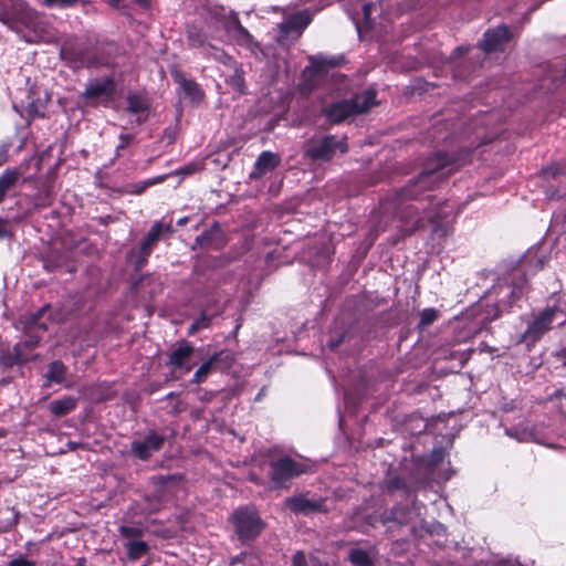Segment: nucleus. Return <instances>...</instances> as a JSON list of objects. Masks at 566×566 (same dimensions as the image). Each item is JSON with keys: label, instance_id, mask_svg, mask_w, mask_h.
Segmentation results:
<instances>
[{"label": "nucleus", "instance_id": "33", "mask_svg": "<svg viewBox=\"0 0 566 566\" xmlns=\"http://www.w3.org/2000/svg\"><path fill=\"white\" fill-rule=\"evenodd\" d=\"M165 180V176H158L151 179H147L144 181L136 182L133 185L130 192L134 195L143 193L148 187L154 186L156 184L163 182Z\"/></svg>", "mask_w": 566, "mask_h": 566}, {"label": "nucleus", "instance_id": "35", "mask_svg": "<svg viewBox=\"0 0 566 566\" xmlns=\"http://www.w3.org/2000/svg\"><path fill=\"white\" fill-rule=\"evenodd\" d=\"M322 71L323 65L318 62V60L316 57H311V65L304 69L302 76L304 78H310Z\"/></svg>", "mask_w": 566, "mask_h": 566}, {"label": "nucleus", "instance_id": "40", "mask_svg": "<svg viewBox=\"0 0 566 566\" xmlns=\"http://www.w3.org/2000/svg\"><path fill=\"white\" fill-rule=\"evenodd\" d=\"M7 566H35V562L29 560L24 556L12 559Z\"/></svg>", "mask_w": 566, "mask_h": 566}, {"label": "nucleus", "instance_id": "5", "mask_svg": "<svg viewBox=\"0 0 566 566\" xmlns=\"http://www.w3.org/2000/svg\"><path fill=\"white\" fill-rule=\"evenodd\" d=\"M376 104V91L367 90L361 94H356L350 99L333 103L324 108V114L331 123L339 124L349 116L369 111Z\"/></svg>", "mask_w": 566, "mask_h": 566}, {"label": "nucleus", "instance_id": "12", "mask_svg": "<svg viewBox=\"0 0 566 566\" xmlns=\"http://www.w3.org/2000/svg\"><path fill=\"white\" fill-rule=\"evenodd\" d=\"M115 88L112 77L93 78L87 82L83 96L91 101H107L114 95Z\"/></svg>", "mask_w": 566, "mask_h": 566}, {"label": "nucleus", "instance_id": "44", "mask_svg": "<svg viewBox=\"0 0 566 566\" xmlns=\"http://www.w3.org/2000/svg\"><path fill=\"white\" fill-rule=\"evenodd\" d=\"M9 144H0V166L8 160Z\"/></svg>", "mask_w": 566, "mask_h": 566}, {"label": "nucleus", "instance_id": "20", "mask_svg": "<svg viewBox=\"0 0 566 566\" xmlns=\"http://www.w3.org/2000/svg\"><path fill=\"white\" fill-rule=\"evenodd\" d=\"M22 176V169L17 167L7 168L0 175V203L4 200L7 193L18 185Z\"/></svg>", "mask_w": 566, "mask_h": 566}, {"label": "nucleus", "instance_id": "45", "mask_svg": "<svg viewBox=\"0 0 566 566\" xmlns=\"http://www.w3.org/2000/svg\"><path fill=\"white\" fill-rule=\"evenodd\" d=\"M211 317L205 312L196 319V323H200V328H207L210 325Z\"/></svg>", "mask_w": 566, "mask_h": 566}, {"label": "nucleus", "instance_id": "50", "mask_svg": "<svg viewBox=\"0 0 566 566\" xmlns=\"http://www.w3.org/2000/svg\"><path fill=\"white\" fill-rule=\"evenodd\" d=\"M560 73H562L560 78H565L566 77V65H563ZM549 76L554 83L557 81V78H559V75H549Z\"/></svg>", "mask_w": 566, "mask_h": 566}, {"label": "nucleus", "instance_id": "32", "mask_svg": "<svg viewBox=\"0 0 566 566\" xmlns=\"http://www.w3.org/2000/svg\"><path fill=\"white\" fill-rule=\"evenodd\" d=\"M439 312L436 308L429 307L420 312L419 327L424 328L437 321Z\"/></svg>", "mask_w": 566, "mask_h": 566}, {"label": "nucleus", "instance_id": "4", "mask_svg": "<svg viewBox=\"0 0 566 566\" xmlns=\"http://www.w3.org/2000/svg\"><path fill=\"white\" fill-rule=\"evenodd\" d=\"M566 316V301L559 300L557 304L548 305L543 310L533 312L527 328L521 335L520 342L527 346L536 344L551 328L555 319Z\"/></svg>", "mask_w": 566, "mask_h": 566}, {"label": "nucleus", "instance_id": "18", "mask_svg": "<svg viewBox=\"0 0 566 566\" xmlns=\"http://www.w3.org/2000/svg\"><path fill=\"white\" fill-rule=\"evenodd\" d=\"M127 111L137 116L138 124L146 122L149 115L148 99L142 94H129L127 97Z\"/></svg>", "mask_w": 566, "mask_h": 566}, {"label": "nucleus", "instance_id": "38", "mask_svg": "<svg viewBox=\"0 0 566 566\" xmlns=\"http://www.w3.org/2000/svg\"><path fill=\"white\" fill-rule=\"evenodd\" d=\"M40 344V338L34 335H30L25 340L17 343L15 345H22V352L28 353L33 350Z\"/></svg>", "mask_w": 566, "mask_h": 566}, {"label": "nucleus", "instance_id": "22", "mask_svg": "<svg viewBox=\"0 0 566 566\" xmlns=\"http://www.w3.org/2000/svg\"><path fill=\"white\" fill-rule=\"evenodd\" d=\"M376 10L374 3H365L361 9V13L358 17L353 18L358 35L361 38L364 33L374 29V22L371 20V13Z\"/></svg>", "mask_w": 566, "mask_h": 566}, {"label": "nucleus", "instance_id": "36", "mask_svg": "<svg viewBox=\"0 0 566 566\" xmlns=\"http://www.w3.org/2000/svg\"><path fill=\"white\" fill-rule=\"evenodd\" d=\"M543 174L545 176H551V177L566 175V165L562 164V163H555V164L548 166L547 168L543 169Z\"/></svg>", "mask_w": 566, "mask_h": 566}, {"label": "nucleus", "instance_id": "34", "mask_svg": "<svg viewBox=\"0 0 566 566\" xmlns=\"http://www.w3.org/2000/svg\"><path fill=\"white\" fill-rule=\"evenodd\" d=\"M119 533L123 537L130 541H136V538H139L143 535V531L139 527L127 525L120 526Z\"/></svg>", "mask_w": 566, "mask_h": 566}, {"label": "nucleus", "instance_id": "41", "mask_svg": "<svg viewBox=\"0 0 566 566\" xmlns=\"http://www.w3.org/2000/svg\"><path fill=\"white\" fill-rule=\"evenodd\" d=\"M25 113L28 123L32 122L35 117L40 116L38 107L33 102L27 106Z\"/></svg>", "mask_w": 566, "mask_h": 566}, {"label": "nucleus", "instance_id": "28", "mask_svg": "<svg viewBox=\"0 0 566 566\" xmlns=\"http://www.w3.org/2000/svg\"><path fill=\"white\" fill-rule=\"evenodd\" d=\"M77 39L75 36L66 38L60 49V54L65 60L77 61L83 57V54L76 52L75 44Z\"/></svg>", "mask_w": 566, "mask_h": 566}, {"label": "nucleus", "instance_id": "58", "mask_svg": "<svg viewBox=\"0 0 566 566\" xmlns=\"http://www.w3.org/2000/svg\"><path fill=\"white\" fill-rule=\"evenodd\" d=\"M70 447H71L72 449H74L75 443H70Z\"/></svg>", "mask_w": 566, "mask_h": 566}, {"label": "nucleus", "instance_id": "15", "mask_svg": "<svg viewBox=\"0 0 566 566\" xmlns=\"http://www.w3.org/2000/svg\"><path fill=\"white\" fill-rule=\"evenodd\" d=\"M193 354V347L187 340H181L177 344V346L170 352L168 365L174 369H184L186 373L191 370V365L189 364L190 358Z\"/></svg>", "mask_w": 566, "mask_h": 566}, {"label": "nucleus", "instance_id": "48", "mask_svg": "<svg viewBox=\"0 0 566 566\" xmlns=\"http://www.w3.org/2000/svg\"><path fill=\"white\" fill-rule=\"evenodd\" d=\"M497 566H523L517 559H504L499 562Z\"/></svg>", "mask_w": 566, "mask_h": 566}, {"label": "nucleus", "instance_id": "39", "mask_svg": "<svg viewBox=\"0 0 566 566\" xmlns=\"http://www.w3.org/2000/svg\"><path fill=\"white\" fill-rule=\"evenodd\" d=\"M46 310H48V306H44V307H42V308L38 312V314H34V315H31V316H30V319H29V323H28V324H29V329H30V331H32V329H34V328H39V329H41V331H43V332H44V331H46V326H45V324H44V323H40V322H39V316H40L44 311H46Z\"/></svg>", "mask_w": 566, "mask_h": 566}, {"label": "nucleus", "instance_id": "19", "mask_svg": "<svg viewBox=\"0 0 566 566\" xmlns=\"http://www.w3.org/2000/svg\"><path fill=\"white\" fill-rule=\"evenodd\" d=\"M38 356H31L28 353L22 352V345H14L12 348L3 350L0 355V361L6 367H12L14 365L24 364L31 359H35Z\"/></svg>", "mask_w": 566, "mask_h": 566}, {"label": "nucleus", "instance_id": "43", "mask_svg": "<svg viewBox=\"0 0 566 566\" xmlns=\"http://www.w3.org/2000/svg\"><path fill=\"white\" fill-rule=\"evenodd\" d=\"M293 566H307L305 554L301 551L296 552L292 560Z\"/></svg>", "mask_w": 566, "mask_h": 566}, {"label": "nucleus", "instance_id": "11", "mask_svg": "<svg viewBox=\"0 0 566 566\" xmlns=\"http://www.w3.org/2000/svg\"><path fill=\"white\" fill-rule=\"evenodd\" d=\"M284 504L296 515H310L316 512H326L324 509V499H310L303 493L285 499Z\"/></svg>", "mask_w": 566, "mask_h": 566}, {"label": "nucleus", "instance_id": "24", "mask_svg": "<svg viewBox=\"0 0 566 566\" xmlns=\"http://www.w3.org/2000/svg\"><path fill=\"white\" fill-rule=\"evenodd\" d=\"M176 81L178 82L185 97L189 98L191 102H199L202 99L203 93L195 81L186 78L182 75H177Z\"/></svg>", "mask_w": 566, "mask_h": 566}, {"label": "nucleus", "instance_id": "7", "mask_svg": "<svg viewBox=\"0 0 566 566\" xmlns=\"http://www.w3.org/2000/svg\"><path fill=\"white\" fill-rule=\"evenodd\" d=\"M347 151L346 137L338 138L327 135L318 139L310 140L306 145L305 157L314 161H329L336 154Z\"/></svg>", "mask_w": 566, "mask_h": 566}, {"label": "nucleus", "instance_id": "42", "mask_svg": "<svg viewBox=\"0 0 566 566\" xmlns=\"http://www.w3.org/2000/svg\"><path fill=\"white\" fill-rule=\"evenodd\" d=\"M133 139V135L122 134L119 136L120 143L116 147V156H119V151L124 149Z\"/></svg>", "mask_w": 566, "mask_h": 566}, {"label": "nucleus", "instance_id": "53", "mask_svg": "<svg viewBox=\"0 0 566 566\" xmlns=\"http://www.w3.org/2000/svg\"><path fill=\"white\" fill-rule=\"evenodd\" d=\"M342 339H337V340H329L328 342V347L331 349H335L338 347V345L340 344Z\"/></svg>", "mask_w": 566, "mask_h": 566}, {"label": "nucleus", "instance_id": "57", "mask_svg": "<svg viewBox=\"0 0 566 566\" xmlns=\"http://www.w3.org/2000/svg\"><path fill=\"white\" fill-rule=\"evenodd\" d=\"M538 266H539V269L543 268V262L542 261H538Z\"/></svg>", "mask_w": 566, "mask_h": 566}, {"label": "nucleus", "instance_id": "51", "mask_svg": "<svg viewBox=\"0 0 566 566\" xmlns=\"http://www.w3.org/2000/svg\"><path fill=\"white\" fill-rule=\"evenodd\" d=\"M207 240V234L202 233L201 235L197 237L196 244L203 247Z\"/></svg>", "mask_w": 566, "mask_h": 566}, {"label": "nucleus", "instance_id": "47", "mask_svg": "<svg viewBox=\"0 0 566 566\" xmlns=\"http://www.w3.org/2000/svg\"><path fill=\"white\" fill-rule=\"evenodd\" d=\"M11 235L10 231L6 227V220L0 218V240L4 238H9Z\"/></svg>", "mask_w": 566, "mask_h": 566}, {"label": "nucleus", "instance_id": "25", "mask_svg": "<svg viewBox=\"0 0 566 566\" xmlns=\"http://www.w3.org/2000/svg\"><path fill=\"white\" fill-rule=\"evenodd\" d=\"M77 399L72 396H66L57 400H53L49 409L52 415L56 417L64 416L75 409Z\"/></svg>", "mask_w": 566, "mask_h": 566}, {"label": "nucleus", "instance_id": "21", "mask_svg": "<svg viewBox=\"0 0 566 566\" xmlns=\"http://www.w3.org/2000/svg\"><path fill=\"white\" fill-rule=\"evenodd\" d=\"M67 374V367L61 360H54L48 366L44 375L43 387L49 388L52 384H63Z\"/></svg>", "mask_w": 566, "mask_h": 566}, {"label": "nucleus", "instance_id": "23", "mask_svg": "<svg viewBox=\"0 0 566 566\" xmlns=\"http://www.w3.org/2000/svg\"><path fill=\"white\" fill-rule=\"evenodd\" d=\"M227 84L235 92L242 94L244 93L245 83H244V72L242 65L238 62L234 65L228 67L227 73L224 74Z\"/></svg>", "mask_w": 566, "mask_h": 566}, {"label": "nucleus", "instance_id": "37", "mask_svg": "<svg viewBox=\"0 0 566 566\" xmlns=\"http://www.w3.org/2000/svg\"><path fill=\"white\" fill-rule=\"evenodd\" d=\"M81 0H43V4L49 8H69L76 6Z\"/></svg>", "mask_w": 566, "mask_h": 566}, {"label": "nucleus", "instance_id": "16", "mask_svg": "<svg viewBox=\"0 0 566 566\" xmlns=\"http://www.w3.org/2000/svg\"><path fill=\"white\" fill-rule=\"evenodd\" d=\"M312 15L313 14L308 10H303L285 18L279 24L281 35L287 36L292 32L300 34L312 21Z\"/></svg>", "mask_w": 566, "mask_h": 566}, {"label": "nucleus", "instance_id": "8", "mask_svg": "<svg viewBox=\"0 0 566 566\" xmlns=\"http://www.w3.org/2000/svg\"><path fill=\"white\" fill-rule=\"evenodd\" d=\"M235 533L240 541L245 542L260 535L264 523L252 506L239 507L231 516Z\"/></svg>", "mask_w": 566, "mask_h": 566}, {"label": "nucleus", "instance_id": "54", "mask_svg": "<svg viewBox=\"0 0 566 566\" xmlns=\"http://www.w3.org/2000/svg\"><path fill=\"white\" fill-rule=\"evenodd\" d=\"M344 400H345V403L348 406L352 403V395L349 392H345L344 394Z\"/></svg>", "mask_w": 566, "mask_h": 566}, {"label": "nucleus", "instance_id": "55", "mask_svg": "<svg viewBox=\"0 0 566 566\" xmlns=\"http://www.w3.org/2000/svg\"><path fill=\"white\" fill-rule=\"evenodd\" d=\"M187 222H188V217H182V218H180V219L177 221V224H178L179 227H182V226H185Z\"/></svg>", "mask_w": 566, "mask_h": 566}, {"label": "nucleus", "instance_id": "52", "mask_svg": "<svg viewBox=\"0 0 566 566\" xmlns=\"http://www.w3.org/2000/svg\"><path fill=\"white\" fill-rule=\"evenodd\" d=\"M468 51V48H463V46H458L454 52H453V55H462L464 52Z\"/></svg>", "mask_w": 566, "mask_h": 566}, {"label": "nucleus", "instance_id": "56", "mask_svg": "<svg viewBox=\"0 0 566 566\" xmlns=\"http://www.w3.org/2000/svg\"><path fill=\"white\" fill-rule=\"evenodd\" d=\"M135 1L143 6L147 4V0H135Z\"/></svg>", "mask_w": 566, "mask_h": 566}, {"label": "nucleus", "instance_id": "30", "mask_svg": "<svg viewBox=\"0 0 566 566\" xmlns=\"http://www.w3.org/2000/svg\"><path fill=\"white\" fill-rule=\"evenodd\" d=\"M220 354H214L209 360L205 361L195 373L192 382L201 384L206 380L208 375L211 373L213 364L218 359Z\"/></svg>", "mask_w": 566, "mask_h": 566}, {"label": "nucleus", "instance_id": "13", "mask_svg": "<svg viewBox=\"0 0 566 566\" xmlns=\"http://www.w3.org/2000/svg\"><path fill=\"white\" fill-rule=\"evenodd\" d=\"M174 232L172 226L170 222L164 223L161 221L155 222L150 230L148 231L146 238L140 243L139 249V263L146 261V259L150 255L154 245L160 240V238L165 234H171Z\"/></svg>", "mask_w": 566, "mask_h": 566}, {"label": "nucleus", "instance_id": "31", "mask_svg": "<svg viewBox=\"0 0 566 566\" xmlns=\"http://www.w3.org/2000/svg\"><path fill=\"white\" fill-rule=\"evenodd\" d=\"M127 555L129 559H138L148 551V545L143 541H129L126 544Z\"/></svg>", "mask_w": 566, "mask_h": 566}, {"label": "nucleus", "instance_id": "3", "mask_svg": "<svg viewBox=\"0 0 566 566\" xmlns=\"http://www.w3.org/2000/svg\"><path fill=\"white\" fill-rule=\"evenodd\" d=\"M387 490L389 493L401 491L406 495L405 503L398 504L391 513L390 517L382 520V524L392 521L399 525H409L416 523L422 516L423 505L419 503L412 495L409 488L400 478H391L387 482Z\"/></svg>", "mask_w": 566, "mask_h": 566}, {"label": "nucleus", "instance_id": "10", "mask_svg": "<svg viewBox=\"0 0 566 566\" xmlns=\"http://www.w3.org/2000/svg\"><path fill=\"white\" fill-rule=\"evenodd\" d=\"M165 442V437L156 431H149L144 438L135 439L130 443V452L138 459L146 461L155 452L159 451Z\"/></svg>", "mask_w": 566, "mask_h": 566}, {"label": "nucleus", "instance_id": "2", "mask_svg": "<svg viewBox=\"0 0 566 566\" xmlns=\"http://www.w3.org/2000/svg\"><path fill=\"white\" fill-rule=\"evenodd\" d=\"M206 24L211 38L221 39L219 34V28H221L231 43L247 49L255 56L262 53L260 43L241 24L234 11H227L226 8L219 6L211 7L207 10Z\"/></svg>", "mask_w": 566, "mask_h": 566}, {"label": "nucleus", "instance_id": "14", "mask_svg": "<svg viewBox=\"0 0 566 566\" xmlns=\"http://www.w3.org/2000/svg\"><path fill=\"white\" fill-rule=\"evenodd\" d=\"M510 39V29L506 25H499L492 30H488L483 34V39L479 42V46L485 53H491L502 50Z\"/></svg>", "mask_w": 566, "mask_h": 566}, {"label": "nucleus", "instance_id": "26", "mask_svg": "<svg viewBox=\"0 0 566 566\" xmlns=\"http://www.w3.org/2000/svg\"><path fill=\"white\" fill-rule=\"evenodd\" d=\"M207 33L196 25H190L187 30L188 43L191 48L201 49L202 54L207 52V46L211 45L207 42Z\"/></svg>", "mask_w": 566, "mask_h": 566}, {"label": "nucleus", "instance_id": "17", "mask_svg": "<svg viewBox=\"0 0 566 566\" xmlns=\"http://www.w3.org/2000/svg\"><path fill=\"white\" fill-rule=\"evenodd\" d=\"M281 163L279 155L272 151H262L250 172V179H260L265 174L273 171Z\"/></svg>", "mask_w": 566, "mask_h": 566}, {"label": "nucleus", "instance_id": "1", "mask_svg": "<svg viewBox=\"0 0 566 566\" xmlns=\"http://www.w3.org/2000/svg\"><path fill=\"white\" fill-rule=\"evenodd\" d=\"M455 164L454 156L442 151L436 153L415 180L396 192L391 199L380 203V223L385 224L377 228V233L387 229L390 214H394L392 224L403 235L424 227L427 222L434 224V231H437L439 223L451 213L452 207L449 202L436 201L432 195H424V192L430 191L440 180L450 175Z\"/></svg>", "mask_w": 566, "mask_h": 566}, {"label": "nucleus", "instance_id": "6", "mask_svg": "<svg viewBox=\"0 0 566 566\" xmlns=\"http://www.w3.org/2000/svg\"><path fill=\"white\" fill-rule=\"evenodd\" d=\"M527 293L525 274L516 269L509 277L499 281L491 291L499 311H505L520 302Z\"/></svg>", "mask_w": 566, "mask_h": 566}, {"label": "nucleus", "instance_id": "49", "mask_svg": "<svg viewBox=\"0 0 566 566\" xmlns=\"http://www.w3.org/2000/svg\"><path fill=\"white\" fill-rule=\"evenodd\" d=\"M200 323H196V321L189 326V329H188V334L189 335H193L196 334L198 331H200Z\"/></svg>", "mask_w": 566, "mask_h": 566}, {"label": "nucleus", "instance_id": "29", "mask_svg": "<svg viewBox=\"0 0 566 566\" xmlns=\"http://www.w3.org/2000/svg\"><path fill=\"white\" fill-rule=\"evenodd\" d=\"M348 559L354 566H375L373 558L361 548H353L349 552Z\"/></svg>", "mask_w": 566, "mask_h": 566}, {"label": "nucleus", "instance_id": "27", "mask_svg": "<svg viewBox=\"0 0 566 566\" xmlns=\"http://www.w3.org/2000/svg\"><path fill=\"white\" fill-rule=\"evenodd\" d=\"M206 57H211L217 62L223 64L227 69L234 65L237 62L231 55H229L223 49L214 45H208L207 52L203 54Z\"/></svg>", "mask_w": 566, "mask_h": 566}, {"label": "nucleus", "instance_id": "46", "mask_svg": "<svg viewBox=\"0 0 566 566\" xmlns=\"http://www.w3.org/2000/svg\"><path fill=\"white\" fill-rule=\"evenodd\" d=\"M196 169H197V166L195 164H189V165H186L182 168H180L178 170V174L179 175H184V176H188V175L193 174L196 171Z\"/></svg>", "mask_w": 566, "mask_h": 566}, {"label": "nucleus", "instance_id": "9", "mask_svg": "<svg viewBox=\"0 0 566 566\" xmlns=\"http://www.w3.org/2000/svg\"><path fill=\"white\" fill-rule=\"evenodd\" d=\"M305 472L304 464L290 457H282L270 462L269 475L275 488H286L292 479Z\"/></svg>", "mask_w": 566, "mask_h": 566}]
</instances>
